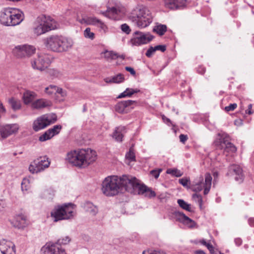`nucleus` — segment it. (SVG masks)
Masks as SVG:
<instances>
[{"label":"nucleus","mask_w":254,"mask_h":254,"mask_svg":"<svg viewBox=\"0 0 254 254\" xmlns=\"http://www.w3.org/2000/svg\"><path fill=\"white\" fill-rule=\"evenodd\" d=\"M123 190L133 194L143 195L150 198L156 196L154 191L131 176H108L102 182V191L106 196H114Z\"/></svg>","instance_id":"nucleus-1"},{"label":"nucleus","mask_w":254,"mask_h":254,"mask_svg":"<svg viewBox=\"0 0 254 254\" xmlns=\"http://www.w3.org/2000/svg\"><path fill=\"white\" fill-rule=\"evenodd\" d=\"M96 156L94 150L90 148L81 149L68 153L66 159L74 166L84 168L94 162Z\"/></svg>","instance_id":"nucleus-2"},{"label":"nucleus","mask_w":254,"mask_h":254,"mask_svg":"<svg viewBox=\"0 0 254 254\" xmlns=\"http://www.w3.org/2000/svg\"><path fill=\"white\" fill-rule=\"evenodd\" d=\"M46 48L53 52L61 53L68 51L74 44L72 39L59 35L50 36L44 40Z\"/></svg>","instance_id":"nucleus-3"},{"label":"nucleus","mask_w":254,"mask_h":254,"mask_svg":"<svg viewBox=\"0 0 254 254\" xmlns=\"http://www.w3.org/2000/svg\"><path fill=\"white\" fill-rule=\"evenodd\" d=\"M23 13L18 9L6 7L0 13V23L6 26L19 25L24 19Z\"/></svg>","instance_id":"nucleus-4"},{"label":"nucleus","mask_w":254,"mask_h":254,"mask_svg":"<svg viewBox=\"0 0 254 254\" xmlns=\"http://www.w3.org/2000/svg\"><path fill=\"white\" fill-rule=\"evenodd\" d=\"M74 205L71 203L56 206L51 212L54 222L71 219L74 216Z\"/></svg>","instance_id":"nucleus-5"},{"label":"nucleus","mask_w":254,"mask_h":254,"mask_svg":"<svg viewBox=\"0 0 254 254\" xmlns=\"http://www.w3.org/2000/svg\"><path fill=\"white\" fill-rule=\"evenodd\" d=\"M56 28L55 21L45 15L39 16L34 23L33 32L37 36L54 30Z\"/></svg>","instance_id":"nucleus-6"},{"label":"nucleus","mask_w":254,"mask_h":254,"mask_svg":"<svg viewBox=\"0 0 254 254\" xmlns=\"http://www.w3.org/2000/svg\"><path fill=\"white\" fill-rule=\"evenodd\" d=\"M130 19L140 28L148 26L152 22V20L150 13L145 8H139L134 10Z\"/></svg>","instance_id":"nucleus-7"},{"label":"nucleus","mask_w":254,"mask_h":254,"mask_svg":"<svg viewBox=\"0 0 254 254\" xmlns=\"http://www.w3.org/2000/svg\"><path fill=\"white\" fill-rule=\"evenodd\" d=\"M50 57L46 54H39L37 57L31 61V66L34 69L45 70L51 64Z\"/></svg>","instance_id":"nucleus-8"},{"label":"nucleus","mask_w":254,"mask_h":254,"mask_svg":"<svg viewBox=\"0 0 254 254\" xmlns=\"http://www.w3.org/2000/svg\"><path fill=\"white\" fill-rule=\"evenodd\" d=\"M154 36L149 32L143 33L136 31L133 34V37L131 38L130 42L132 45L139 46L146 44L151 41Z\"/></svg>","instance_id":"nucleus-9"},{"label":"nucleus","mask_w":254,"mask_h":254,"mask_svg":"<svg viewBox=\"0 0 254 254\" xmlns=\"http://www.w3.org/2000/svg\"><path fill=\"white\" fill-rule=\"evenodd\" d=\"M50 164L47 156L40 157L29 165V170L32 174L38 173L48 168Z\"/></svg>","instance_id":"nucleus-10"},{"label":"nucleus","mask_w":254,"mask_h":254,"mask_svg":"<svg viewBox=\"0 0 254 254\" xmlns=\"http://www.w3.org/2000/svg\"><path fill=\"white\" fill-rule=\"evenodd\" d=\"M36 52V48L31 45L24 44L18 45L13 49V54L18 58L29 57Z\"/></svg>","instance_id":"nucleus-11"},{"label":"nucleus","mask_w":254,"mask_h":254,"mask_svg":"<svg viewBox=\"0 0 254 254\" xmlns=\"http://www.w3.org/2000/svg\"><path fill=\"white\" fill-rule=\"evenodd\" d=\"M41 254H66L64 249L55 243H47L41 250Z\"/></svg>","instance_id":"nucleus-12"},{"label":"nucleus","mask_w":254,"mask_h":254,"mask_svg":"<svg viewBox=\"0 0 254 254\" xmlns=\"http://www.w3.org/2000/svg\"><path fill=\"white\" fill-rule=\"evenodd\" d=\"M136 103L135 101L131 100L122 101L115 106V110L119 113H127L130 109L133 108L132 106L135 105Z\"/></svg>","instance_id":"nucleus-13"},{"label":"nucleus","mask_w":254,"mask_h":254,"mask_svg":"<svg viewBox=\"0 0 254 254\" xmlns=\"http://www.w3.org/2000/svg\"><path fill=\"white\" fill-rule=\"evenodd\" d=\"M104 16L114 20H119L123 16V12L119 8L116 7H108L105 11L101 12Z\"/></svg>","instance_id":"nucleus-14"},{"label":"nucleus","mask_w":254,"mask_h":254,"mask_svg":"<svg viewBox=\"0 0 254 254\" xmlns=\"http://www.w3.org/2000/svg\"><path fill=\"white\" fill-rule=\"evenodd\" d=\"M173 215L176 221H179L190 228H193L196 225V223L186 216L183 212L175 211L173 212Z\"/></svg>","instance_id":"nucleus-15"},{"label":"nucleus","mask_w":254,"mask_h":254,"mask_svg":"<svg viewBox=\"0 0 254 254\" xmlns=\"http://www.w3.org/2000/svg\"><path fill=\"white\" fill-rule=\"evenodd\" d=\"M228 176L235 175V180L239 183H242L244 180L243 170L238 165L233 164L228 168V171L227 174Z\"/></svg>","instance_id":"nucleus-16"},{"label":"nucleus","mask_w":254,"mask_h":254,"mask_svg":"<svg viewBox=\"0 0 254 254\" xmlns=\"http://www.w3.org/2000/svg\"><path fill=\"white\" fill-rule=\"evenodd\" d=\"M219 144L224 150L228 152L234 153L237 151L236 146L229 141V137L226 135L222 134L219 138Z\"/></svg>","instance_id":"nucleus-17"},{"label":"nucleus","mask_w":254,"mask_h":254,"mask_svg":"<svg viewBox=\"0 0 254 254\" xmlns=\"http://www.w3.org/2000/svg\"><path fill=\"white\" fill-rule=\"evenodd\" d=\"M18 129V126L16 124L0 126V136L2 138L7 137L10 135L15 133Z\"/></svg>","instance_id":"nucleus-18"},{"label":"nucleus","mask_w":254,"mask_h":254,"mask_svg":"<svg viewBox=\"0 0 254 254\" xmlns=\"http://www.w3.org/2000/svg\"><path fill=\"white\" fill-rule=\"evenodd\" d=\"M44 115L38 117L33 123V129L35 131H38L40 130L45 128L49 126V123Z\"/></svg>","instance_id":"nucleus-19"},{"label":"nucleus","mask_w":254,"mask_h":254,"mask_svg":"<svg viewBox=\"0 0 254 254\" xmlns=\"http://www.w3.org/2000/svg\"><path fill=\"white\" fill-rule=\"evenodd\" d=\"M187 0H164L166 7L171 9H180L186 5Z\"/></svg>","instance_id":"nucleus-20"},{"label":"nucleus","mask_w":254,"mask_h":254,"mask_svg":"<svg viewBox=\"0 0 254 254\" xmlns=\"http://www.w3.org/2000/svg\"><path fill=\"white\" fill-rule=\"evenodd\" d=\"M51 105V103L49 101L44 99H40L33 102L32 104V107L33 109H40L50 106Z\"/></svg>","instance_id":"nucleus-21"},{"label":"nucleus","mask_w":254,"mask_h":254,"mask_svg":"<svg viewBox=\"0 0 254 254\" xmlns=\"http://www.w3.org/2000/svg\"><path fill=\"white\" fill-rule=\"evenodd\" d=\"M13 223V226L18 229H23L27 225L26 217L23 215L17 216Z\"/></svg>","instance_id":"nucleus-22"},{"label":"nucleus","mask_w":254,"mask_h":254,"mask_svg":"<svg viewBox=\"0 0 254 254\" xmlns=\"http://www.w3.org/2000/svg\"><path fill=\"white\" fill-rule=\"evenodd\" d=\"M100 19L95 16L84 17L79 20L82 24L91 25L96 26Z\"/></svg>","instance_id":"nucleus-23"},{"label":"nucleus","mask_w":254,"mask_h":254,"mask_svg":"<svg viewBox=\"0 0 254 254\" xmlns=\"http://www.w3.org/2000/svg\"><path fill=\"white\" fill-rule=\"evenodd\" d=\"M125 127L121 126L116 128L113 133V137L117 141L122 142L123 140V132L125 131Z\"/></svg>","instance_id":"nucleus-24"},{"label":"nucleus","mask_w":254,"mask_h":254,"mask_svg":"<svg viewBox=\"0 0 254 254\" xmlns=\"http://www.w3.org/2000/svg\"><path fill=\"white\" fill-rule=\"evenodd\" d=\"M36 94L32 91H26L23 95V100L25 104H29L36 98Z\"/></svg>","instance_id":"nucleus-25"},{"label":"nucleus","mask_w":254,"mask_h":254,"mask_svg":"<svg viewBox=\"0 0 254 254\" xmlns=\"http://www.w3.org/2000/svg\"><path fill=\"white\" fill-rule=\"evenodd\" d=\"M124 80V75L121 73L112 76L110 78H106L104 79L105 81L108 83H120L123 82Z\"/></svg>","instance_id":"nucleus-26"},{"label":"nucleus","mask_w":254,"mask_h":254,"mask_svg":"<svg viewBox=\"0 0 254 254\" xmlns=\"http://www.w3.org/2000/svg\"><path fill=\"white\" fill-rule=\"evenodd\" d=\"M203 178H200V180L197 182H193L190 186V189L195 192L200 191L203 188L204 183L203 182Z\"/></svg>","instance_id":"nucleus-27"},{"label":"nucleus","mask_w":254,"mask_h":254,"mask_svg":"<svg viewBox=\"0 0 254 254\" xmlns=\"http://www.w3.org/2000/svg\"><path fill=\"white\" fill-rule=\"evenodd\" d=\"M85 208L87 211L92 215H95L98 211L97 207L90 202H87L85 203Z\"/></svg>","instance_id":"nucleus-28"},{"label":"nucleus","mask_w":254,"mask_h":254,"mask_svg":"<svg viewBox=\"0 0 254 254\" xmlns=\"http://www.w3.org/2000/svg\"><path fill=\"white\" fill-rule=\"evenodd\" d=\"M167 28L166 25L159 24L155 26L153 31L157 33L160 36H162L167 31Z\"/></svg>","instance_id":"nucleus-29"},{"label":"nucleus","mask_w":254,"mask_h":254,"mask_svg":"<svg viewBox=\"0 0 254 254\" xmlns=\"http://www.w3.org/2000/svg\"><path fill=\"white\" fill-rule=\"evenodd\" d=\"M8 103L11 106L12 109L15 111L20 109L21 104L19 101L16 100L13 98L9 99Z\"/></svg>","instance_id":"nucleus-30"},{"label":"nucleus","mask_w":254,"mask_h":254,"mask_svg":"<svg viewBox=\"0 0 254 254\" xmlns=\"http://www.w3.org/2000/svg\"><path fill=\"white\" fill-rule=\"evenodd\" d=\"M177 202L180 207L182 209L187 210L189 212H191L190 205L186 202L184 200L182 199H179L177 200Z\"/></svg>","instance_id":"nucleus-31"},{"label":"nucleus","mask_w":254,"mask_h":254,"mask_svg":"<svg viewBox=\"0 0 254 254\" xmlns=\"http://www.w3.org/2000/svg\"><path fill=\"white\" fill-rule=\"evenodd\" d=\"M62 128V126L60 125L54 126L52 128H49L48 130L50 132V134L52 137L58 134Z\"/></svg>","instance_id":"nucleus-32"},{"label":"nucleus","mask_w":254,"mask_h":254,"mask_svg":"<svg viewBox=\"0 0 254 254\" xmlns=\"http://www.w3.org/2000/svg\"><path fill=\"white\" fill-rule=\"evenodd\" d=\"M104 57L107 60H112L118 58L119 56L117 53H114L112 51H106L104 53Z\"/></svg>","instance_id":"nucleus-33"},{"label":"nucleus","mask_w":254,"mask_h":254,"mask_svg":"<svg viewBox=\"0 0 254 254\" xmlns=\"http://www.w3.org/2000/svg\"><path fill=\"white\" fill-rule=\"evenodd\" d=\"M0 254H16L15 247L14 244H12L11 247L6 250H1L0 249Z\"/></svg>","instance_id":"nucleus-34"},{"label":"nucleus","mask_w":254,"mask_h":254,"mask_svg":"<svg viewBox=\"0 0 254 254\" xmlns=\"http://www.w3.org/2000/svg\"><path fill=\"white\" fill-rule=\"evenodd\" d=\"M30 188L29 180L24 178L21 183V190L23 191H27Z\"/></svg>","instance_id":"nucleus-35"},{"label":"nucleus","mask_w":254,"mask_h":254,"mask_svg":"<svg viewBox=\"0 0 254 254\" xmlns=\"http://www.w3.org/2000/svg\"><path fill=\"white\" fill-rule=\"evenodd\" d=\"M52 135L50 134V132L47 130L43 134L40 135L39 137V140L41 142H44L51 139Z\"/></svg>","instance_id":"nucleus-36"},{"label":"nucleus","mask_w":254,"mask_h":254,"mask_svg":"<svg viewBox=\"0 0 254 254\" xmlns=\"http://www.w3.org/2000/svg\"><path fill=\"white\" fill-rule=\"evenodd\" d=\"M167 174H171L177 177H181L182 175L181 171L177 169H169L166 171Z\"/></svg>","instance_id":"nucleus-37"},{"label":"nucleus","mask_w":254,"mask_h":254,"mask_svg":"<svg viewBox=\"0 0 254 254\" xmlns=\"http://www.w3.org/2000/svg\"><path fill=\"white\" fill-rule=\"evenodd\" d=\"M96 26L100 28V31L103 32L104 33L108 30L107 26L101 20H99Z\"/></svg>","instance_id":"nucleus-38"},{"label":"nucleus","mask_w":254,"mask_h":254,"mask_svg":"<svg viewBox=\"0 0 254 254\" xmlns=\"http://www.w3.org/2000/svg\"><path fill=\"white\" fill-rule=\"evenodd\" d=\"M44 116L46 117L45 118H47L48 120V122L49 123V125L51 124H53L55 122H56L57 120V116L55 114H53L51 115H44Z\"/></svg>","instance_id":"nucleus-39"},{"label":"nucleus","mask_w":254,"mask_h":254,"mask_svg":"<svg viewBox=\"0 0 254 254\" xmlns=\"http://www.w3.org/2000/svg\"><path fill=\"white\" fill-rule=\"evenodd\" d=\"M70 240V238L68 236H65L62 239H59L55 244L61 246L62 245L67 244Z\"/></svg>","instance_id":"nucleus-40"},{"label":"nucleus","mask_w":254,"mask_h":254,"mask_svg":"<svg viewBox=\"0 0 254 254\" xmlns=\"http://www.w3.org/2000/svg\"><path fill=\"white\" fill-rule=\"evenodd\" d=\"M84 35L85 38L93 40L94 38L95 35L94 33L91 32L90 28L88 27L84 30Z\"/></svg>","instance_id":"nucleus-41"},{"label":"nucleus","mask_w":254,"mask_h":254,"mask_svg":"<svg viewBox=\"0 0 254 254\" xmlns=\"http://www.w3.org/2000/svg\"><path fill=\"white\" fill-rule=\"evenodd\" d=\"M56 89V86L54 85H50L46 87L45 89V92L47 94L51 95L55 93Z\"/></svg>","instance_id":"nucleus-42"},{"label":"nucleus","mask_w":254,"mask_h":254,"mask_svg":"<svg viewBox=\"0 0 254 254\" xmlns=\"http://www.w3.org/2000/svg\"><path fill=\"white\" fill-rule=\"evenodd\" d=\"M126 157L130 161H135V154L131 149H130L129 151L126 153Z\"/></svg>","instance_id":"nucleus-43"},{"label":"nucleus","mask_w":254,"mask_h":254,"mask_svg":"<svg viewBox=\"0 0 254 254\" xmlns=\"http://www.w3.org/2000/svg\"><path fill=\"white\" fill-rule=\"evenodd\" d=\"M122 31L126 34H129L131 32L129 26L126 23L123 24L121 25Z\"/></svg>","instance_id":"nucleus-44"},{"label":"nucleus","mask_w":254,"mask_h":254,"mask_svg":"<svg viewBox=\"0 0 254 254\" xmlns=\"http://www.w3.org/2000/svg\"><path fill=\"white\" fill-rule=\"evenodd\" d=\"M212 182V177L209 173H206L205 175L204 186H211Z\"/></svg>","instance_id":"nucleus-45"},{"label":"nucleus","mask_w":254,"mask_h":254,"mask_svg":"<svg viewBox=\"0 0 254 254\" xmlns=\"http://www.w3.org/2000/svg\"><path fill=\"white\" fill-rule=\"evenodd\" d=\"M127 97H130L134 93H137L140 92V90L138 89H133L130 88H127Z\"/></svg>","instance_id":"nucleus-46"},{"label":"nucleus","mask_w":254,"mask_h":254,"mask_svg":"<svg viewBox=\"0 0 254 254\" xmlns=\"http://www.w3.org/2000/svg\"><path fill=\"white\" fill-rule=\"evenodd\" d=\"M155 52L154 48L152 46H150L149 49L147 50L146 53H145V55L148 58H150L152 56L154 53Z\"/></svg>","instance_id":"nucleus-47"},{"label":"nucleus","mask_w":254,"mask_h":254,"mask_svg":"<svg viewBox=\"0 0 254 254\" xmlns=\"http://www.w3.org/2000/svg\"><path fill=\"white\" fill-rule=\"evenodd\" d=\"M55 93H57L61 95L63 97H64L66 96V92L65 90H63L62 88L56 86V89Z\"/></svg>","instance_id":"nucleus-48"},{"label":"nucleus","mask_w":254,"mask_h":254,"mask_svg":"<svg viewBox=\"0 0 254 254\" xmlns=\"http://www.w3.org/2000/svg\"><path fill=\"white\" fill-rule=\"evenodd\" d=\"M161 171V169L153 170L150 171V174H151L155 179H157Z\"/></svg>","instance_id":"nucleus-49"},{"label":"nucleus","mask_w":254,"mask_h":254,"mask_svg":"<svg viewBox=\"0 0 254 254\" xmlns=\"http://www.w3.org/2000/svg\"><path fill=\"white\" fill-rule=\"evenodd\" d=\"M237 107L236 103L231 104L229 106L225 107V109L227 112L234 111Z\"/></svg>","instance_id":"nucleus-50"},{"label":"nucleus","mask_w":254,"mask_h":254,"mask_svg":"<svg viewBox=\"0 0 254 254\" xmlns=\"http://www.w3.org/2000/svg\"><path fill=\"white\" fill-rule=\"evenodd\" d=\"M192 198L194 200L197 199L198 202H199V205L201 206L202 202V197L200 194H198L197 193H194L192 195Z\"/></svg>","instance_id":"nucleus-51"},{"label":"nucleus","mask_w":254,"mask_h":254,"mask_svg":"<svg viewBox=\"0 0 254 254\" xmlns=\"http://www.w3.org/2000/svg\"><path fill=\"white\" fill-rule=\"evenodd\" d=\"M155 52L157 50H160L162 52H164L166 50V46L165 45H157L153 47Z\"/></svg>","instance_id":"nucleus-52"},{"label":"nucleus","mask_w":254,"mask_h":254,"mask_svg":"<svg viewBox=\"0 0 254 254\" xmlns=\"http://www.w3.org/2000/svg\"><path fill=\"white\" fill-rule=\"evenodd\" d=\"M179 182L184 187H187L188 186V180L186 178H182L179 179Z\"/></svg>","instance_id":"nucleus-53"},{"label":"nucleus","mask_w":254,"mask_h":254,"mask_svg":"<svg viewBox=\"0 0 254 254\" xmlns=\"http://www.w3.org/2000/svg\"><path fill=\"white\" fill-rule=\"evenodd\" d=\"M179 138L181 142H182L183 143H185V142L188 140V137L187 135L181 134L179 136Z\"/></svg>","instance_id":"nucleus-54"},{"label":"nucleus","mask_w":254,"mask_h":254,"mask_svg":"<svg viewBox=\"0 0 254 254\" xmlns=\"http://www.w3.org/2000/svg\"><path fill=\"white\" fill-rule=\"evenodd\" d=\"M205 68L202 65L199 66L197 68V72L200 74H203L205 73Z\"/></svg>","instance_id":"nucleus-55"},{"label":"nucleus","mask_w":254,"mask_h":254,"mask_svg":"<svg viewBox=\"0 0 254 254\" xmlns=\"http://www.w3.org/2000/svg\"><path fill=\"white\" fill-rule=\"evenodd\" d=\"M125 69L127 71L129 72L132 75H135L136 72H135V71L134 70V69L132 67H130V66H126V67H125Z\"/></svg>","instance_id":"nucleus-56"},{"label":"nucleus","mask_w":254,"mask_h":254,"mask_svg":"<svg viewBox=\"0 0 254 254\" xmlns=\"http://www.w3.org/2000/svg\"><path fill=\"white\" fill-rule=\"evenodd\" d=\"M162 118L163 122L166 124H167L168 126H170V125H172V122L171 120L169 118H167L165 116L162 115Z\"/></svg>","instance_id":"nucleus-57"},{"label":"nucleus","mask_w":254,"mask_h":254,"mask_svg":"<svg viewBox=\"0 0 254 254\" xmlns=\"http://www.w3.org/2000/svg\"><path fill=\"white\" fill-rule=\"evenodd\" d=\"M127 89H126L125 91H124L123 92L121 93L118 96V98H125V97H127Z\"/></svg>","instance_id":"nucleus-58"},{"label":"nucleus","mask_w":254,"mask_h":254,"mask_svg":"<svg viewBox=\"0 0 254 254\" xmlns=\"http://www.w3.org/2000/svg\"><path fill=\"white\" fill-rule=\"evenodd\" d=\"M246 114H248L249 115H251L253 113V112L252 111V105L249 104L248 105V108L246 110Z\"/></svg>","instance_id":"nucleus-59"},{"label":"nucleus","mask_w":254,"mask_h":254,"mask_svg":"<svg viewBox=\"0 0 254 254\" xmlns=\"http://www.w3.org/2000/svg\"><path fill=\"white\" fill-rule=\"evenodd\" d=\"M210 188H211V186H204V187H203V188H204L203 193H204V195H206V194L208 193V192H209V191L210 190Z\"/></svg>","instance_id":"nucleus-60"},{"label":"nucleus","mask_w":254,"mask_h":254,"mask_svg":"<svg viewBox=\"0 0 254 254\" xmlns=\"http://www.w3.org/2000/svg\"><path fill=\"white\" fill-rule=\"evenodd\" d=\"M234 241H235V244L238 246H240V245H241V244L242 243V239L239 238H236L235 239Z\"/></svg>","instance_id":"nucleus-61"},{"label":"nucleus","mask_w":254,"mask_h":254,"mask_svg":"<svg viewBox=\"0 0 254 254\" xmlns=\"http://www.w3.org/2000/svg\"><path fill=\"white\" fill-rule=\"evenodd\" d=\"M249 224L251 227H254V217L250 218L248 220Z\"/></svg>","instance_id":"nucleus-62"},{"label":"nucleus","mask_w":254,"mask_h":254,"mask_svg":"<svg viewBox=\"0 0 254 254\" xmlns=\"http://www.w3.org/2000/svg\"><path fill=\"white\" fill-rule=\"evenodd\" d=\"M206 247H207V248L208 249V250L209 251H213V246L210 244V243H207Z\"/></svg>","instance_id":"nucleus-63"},{"label":"nucleus","mask_w":254,"mask_h":254,"mask_svg":"<svg viewBox=\"0 0 254 254\" xmlns=\"http://www.w3.org/2000/svg\"><path fill=\"white\" fill-rule=\"evenodd\" d=\"M195 254H206L203 251L198 250L195 252Z\"/></svg>","instance_id":"nucleus-64"}]
</instances>
